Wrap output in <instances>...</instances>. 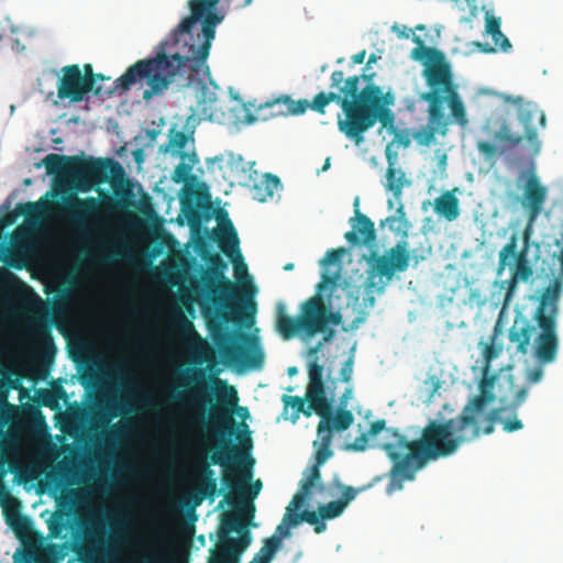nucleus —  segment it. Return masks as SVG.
<instances>
[{
	"label": "nucleus",
	"instance_id": "nucleus-21",
	"mask_svg": "<svg viewBox=\"0 0 563 563\" xmlns=\"http://www.w3.org/2000/svg\"><path fill=\"white\" fill-rule=\"evenodd\" d=\"M355 217L352 221V230L344 234L345 240L352 245L371 244L376 240L374 222L358 210V198L354 201Z\"/></svg>",
	"mask_w": 563,
	"mask_h": 563
},
{
	"label": "nucleus",
	"instance_id": "nucleus-24",
	"mask_svg": "<svg viewBox=\"0 0 563 563\" xmlns=\"http://www.w3.org/2000/svg\"><path fill=\"white\" fill-rule=\"evenodd\" d=\"M387 159L388 166L384 187L393 194L396 201H400L404 188L411 186V180L407 178L406 173L400 167H396V158L391 154L387 153Z\"/></svg>",
	"mask_w": 563,
	"mask_h": 563
},
{
	"label": "nucleus",
	"instance_id": "nucleus-22",
	"mask_svg": "<svg viewBox=\"0 0 563 563\" xmlns=\"http://www.w3.org/2000/svg\"><path fill=\"white\" fill-rule=\"evenodd\" d=\"M312 488H317L318 490L322 492L324 489V485L322 484V482L320 479L316 486H312L310 488L309 494L305 497L302 505H300L298 507L295 506L294 498H292L289 506L287 507V512L285 514L283 521L292 527L298 526L301 521H306L309 525H312L314 527L316 533H321L325 530V523L321 519L319 511L316 512V511H310V510H303L299 514L295 512L296 510L302 508L306 505L307 499L311 495Z\"/></svg>",
	"mask_w": 563,
	"mask_h": 563
},
{
	"label": "nucleus",
	"instance_id": "nucleus-44",
	"mask_svg": "<svg viewBox=\"0 0 563 563\" xmlns=\"http://www.w3.org/2000/svg\"><path fill=\"white\" fill-rule=\"evenodd\" d=\"M345 250L343 247L340 249H331L329 250L324 257L321 260L322 266H328L331 264H336L341 261Z\"/></svg>",
	"mask_w": 563,
	"mask_h": 563
},
{
	"label": "nucleus",
	"instance_id": "nucleus-32",
	"mask_svg": "<svg viewBox=\"0 0 563 563\" xmlns=\"http://www.w3.org/2000/svg\"><path fill=\"white\" fill-rule=\"evenodd\" d=\"M428 122L429 126L428 130L422 133L423 139L421 140V143L429 144L434 140L435 134H446L449 120L445 118L443 109H441V117L435 119L432 117L431 108L428 107Z\"/></svg>",
	"mask_w": 563,
	"mask_h": 563
},
{
	"label": "nucleus",
	"instance_id": "nucleus-37",
	"mask_svg": "<svg viewBox=\"0 0 563 563\" xmlns=\"http://www.w3.org/2000/svg\"><path fill=\"white\" fill-rule=\"evenodd\" d=\"M68 523L67 514L62 511L54 512L47 520L48 537L53 539L60 538L63 532L67 529Z\"/></svg>",
	"mask_w": 563,
	"mask_h": 563
},
{
	"label": "nucleus",
	"instance_id": "nucleus-45",
	"mask_svg": "<svg viewBox=\"0 0 563 563\" xmlns=\"http://www.w3.org/2000/svg\"><path fill=\"white\" fill-rule=\"evenodd\" d=\"M354 355H350L340 369V379L350 383L353 376Z\"/></svg>",
	"mask_w": 563,
	"mask_h": 563
},
{
	"label": "nucleus",
	"instance_id": "nucleus-7",
	"mask_svg": "<svg viewBox=\"0 0 563 563\" xmlns=\"http://www.w3.org/2000/svg\"><path fill=\"white\" fill-rule=\"evenodd\" d=\"M413 42L417 46L411 51L410 57L422 64V77L429 88L421 93L420 99L428 102L435 119L441 117V109L446 103L451 121L465 128L468 124L465 106L445 54L435 47L427 46L420 36H413Z\"/></svg>",
	"mask_w": 563,
	"mask_h": 563
},
{
	"label": "nucleus",
	"instance_id": "nucleus-9",
	"mask_svg": "<svg viewBox=\"0 0 563 563\" xmlns=\"http://www.w3.org/2000/svg\"><path fill=\"white\" fill-rule=\"evenodd\" d=\"M131 191L123 190L120 197L114 200L110 196H104L102 200L97 197L80 198L76 194H69L63 198L60 205V214L70 222L86 238L98 236L99 233L107 231V222L101 219V214L112 213L117 209H123L131 206Z\"/></svg>",
	"mask_w": 563,
	"mask_h": 563
},
{
	"label": "nucleus",
	"instance_id": "nucleus-2",
	"mask_svg": "<svg viewBox=\"0 0 563 563\" xmlns=\"http://www.w3.org/2000/svg\"><path fill=\"white\" fill-rule=\"evenodd\" d=\"M186 378L194 383L195 387L186 397L183 394H177L174 399L185 400L195 411L201 410V413L196 415L191 422L201 424L207 431H213L221 438L219 449L210 455V463L224 468L223 484L231 490H240L242 496V488L249 484L253 476L254 459L251 455L253 441L249 426L244 422L241 423L242 430L236 434L238 444H233L227 437L233 434L235 424L233 412L235 409L238 408L246 413L247 409L238 406L239 396L234 386L219 377H213L212 384L218 404L210 409L209 417L206 419L205 405L210 401L202 393V387L206 386L207 382L206 371L202 368L188 369Z\"/></svg>",
	"mask_w": 563,
	"mask_h": 563
},
{
	"label": "nucleus",
	"instance_id": "nucleus-63",
	"mask_svg": "<svg viewBox=\"0 0 563 563\" xmlns=\"http://www.w3.org/2000/svg\"><path fill=\"white\" fill-rule=\"evenodd\" d=\"M41 335L44 338V340L46 341V343L48 345L53 346L52 338H51L49 333L45 329L41 330Z\"/></svg>",
	"mask_w": 563,
	"mask_h": 563
},
{
	"label": "nucleus",
	"instance_id": "nucleus-31",
	"mask_svg": "<svg viewBox=\"0 0 563 563\" xmlns=\"http://www.w3.org/2000/svg\"><path fill=\"white\" fill-rule=\"evenodd\" d=\"M279 187L280 179L276 175L267 173L258 184L254 185V198L260 202H265Z\"/></svg>",
	"mask_w": 563,
	"mask_h": 563
},
{
	"label": "nucleus",
	"instance_id": "nucleus-15",
	"mask_svg": "<svg viewBox=\"0 0 563 563\" xmlns=\"http://www.w3.org/2000/svg\"><path fill=\"white\" fill-rule=\"evenodd\" d=\"M81 531L74 537L73 551L82 562H95L112 552V540L104 539L106 525L101 521H81Z\"/></svg>",
	"mask_w": 563,
	"mask_h": 563
},
{
	"label": "nucleus",
	"instance_id": "nucleus-27",
	"mask_svg": "<svg viewBox=\"0 0 563 563\" xmlns=\"http://www.w3.org/2000/svg\"><path fill=\"white\" fill-rule=\"evenodd\" d=\"M223 525L228 531H239L241 532L240 539H233L228 537V532L224 531L220 533L224 536L225 542L231 547V549L236 553L238 556L250 545L251 543V533L249 530L241 531V522L236 517H229L223 520Z\"/></svg>",
	"mask_w": 563,
	"mask_h": 563
},
{
	"label": "nucleus",
	"instance_id": "nucleus-57",
	"mask_svg": "<svg viewBox=\"0 0 563 563\" xmlns=\"http://www.w3.org/2000/svg\"><path fill=\"white\" fill-rule=\"evenodd\" d=\"M261 489H262V482H261V479H257L252 484V486L250 488V492H249L250 499H253L254 497H256L260 494Z\"/></svg>",
	"mask_w": 563,
	"mask_h": 563
},
{
	"label": "nucleus",
	"instance_id": "nucleus-8",
	"mask_svg": "<svg viewBox=\"0 0 563 563\" xmlns=\"http://www.w3.org/2000/svg\"><path fill=\"white\" fill-rule=\"evenodd\" d=\"M515 102L518 104V120L523 126L525 135L515 133L510 124L505 119H497L494 124L498 129L492 133L489 131L492 120H487L484 130L493 136L495 143L489 141H478L476 147L485 158H494L509 153L515 147L519 146L523 140L530 148L531 157L537 156L541 150V142L538 137V131L532 125V122L538 119L541 128H545V114L533 103H523L522 98L518 97Z\"/></svg>",
	"mask_w": 563,
	"mask_h": 563
},
{
	"label": "nucleus",
	"instance_id": "nucleus-38",
	"mask_svg": "<svg viewBox=\"0 0 563 563\" xmlns=\"http://www.w3.org/2000/svg\"><path fill=\"white\" fill-rule=\"evenodd\" d=\"M4 498L0 501L3 508V515L8 525L11 521L15 520L20 517L21 514V503L18 498L10 495V493L5 492Z\"/></svg>",
	"mask_w": 563,
	"mask_h": 563
},
{
	"label": "nucleus",
	"instance_id": "nucleus-53",
	"mask_svg": "<svg viewBox=\"0 0 563 563\" xmlns=\"http://www.w3.org/2000/svg\"><path fill=\"white\" fill-rule=\"evenodd\" d=\"M487 373H488V369H484V375H483V378L481 379L478 386L485 385L486 390H494V385H495V380H496L497 376L495 374L488 376Z\"/></svg>",
	"mask_w": 563,
	"mask_h": 563
},
{
	"label": "nucleus",
	"instance_id": "nucleus-48",
	"mask_svg": "<svg viewBox=\"0 0 563 563\" xmlns=\"http://www.w3.org/2000/svg\"><path fill=\"white\" fill-rule=\"evenodd\" d=\"M389 428H386V421L384 419H379V420H376L374 422L371 423L368 430H367V434L369 437H375L377 435L378 433H380L382 431H385L386 432V441L387 442L389 440V437L390 434L387 432Z\"/></svg>",
	"mask_w": 563,
	"mask_h": 563
},
{
	"label": "nucleus",
	"instance_id": "nucleus-6",
	"mask_svg": "<svg viewBox=\"0 0 563 563\" xmlns=\"http://www.w3.org/2000/svg\"><path fill=\"white\" fill-rule=\"evenodd\" d=\"M308 386L306 397L284 395L283 400L286 406H290L296 411V417L302 412L310 417L314 411L320 421L317 426L319 440L313 442L316 448L314 464L309 468L307 475L299 483V490L294 495L296 507L302 505L305 497L309 494L312 486L320 481V466L333 456L331 450L332 433L347 430L354 422V415L347 409L333 410L332 401L325 394L323 382V366L313 360L308 364Z\"/></svg>",
	"mask_w": 563,
	"mask_h": 563
},
{
	"label": "nucleus",
	"instance_id": "nucleus-3",
	"mask_svg": "<svg viewBox=\"0 0 563 563\" xmlns=\"http://www.w3.org/2000/svg\"><path fill=\"white\" fill-rule=\"evenodd\" d=\"M559 247L542 261L541 274L552 278V283L543 290L531 320L517 314L508 330V340L515 345L516 353L533 355L538 365L526 371L527 385L541 382L544 375L543 365L556 360L560 340L558 333L559 301L563 284V242H554Z\"/></svg>",
	"mask_w": 563,
	"mask_h": 563
},
{
	"label": "nucleus",
	"instance_id": "nucleus-25",
	"mask_svg": "<svg viewBox=\"0 0 563 563\" xmlns=\"http://www.w3.org/2000/svg\"><path fill=\"white\" fill-rule=\"evenodd\" d=\"M339 487L342 489V495L338 500L319 506L318 511L322 520H330L341 516L346 506L355 499L357 493L361 490L342 484H340Z\"/></svg>",
	"mask_w": 563,
	"mask_h": 563
},
{
	"label": "nucleus",
	"instance_id": "nucleus-11",
	"mask_svg": "<svg viewBox=\"0 0 563 563\" xmlns=\"http://www.w3.org/2000/svg\"><path fill=\"white\" fill-rule=\"evenodd\" d=\"M201 258L208 268L201 274L202 296L217 308V316L223 323L236 320L239 313L236 285L224 276L228 264L218 253L201 251Z\"/></svg>",
	"mask_w": 563,
	"mask_h": 563
},
{
	"label": "nucleus",
	"instance_id": "nucleus-41",
	"mask_svg": "<svg viewBox=\"0 0 563 563\" xmlns=\"http://www.w3.org/2000/svg\"><path fill=\"white\" fill-rule=\"evenodd\" d=\"M187 142L188 136L183 131H170L168 147L181 151L186 146Z\"/></svg>",
	"mask_w": 563,
	"mask_h": 563
},
{
	"label": "nucleus",
	"instance_id": "nucleus-20",
	"mask_svg": "<svg viewBox=\"0 0 563 563\" xmlns=\"http://www.w3.org/2000/svg\"><path fill=\"white\" fill-rule=\"evenodd\" d=\"M309 107L306 99L292 100L289 96L283 95L276 99L268 100L260 104L254 114L247 115L250 123L261 120L267 121L277 117L299 115L303 114Z\"/></svg>",
	"mask_w": 563,
	"mask_h": 563
},
{
	"label": "nucleus",
	"instance_id": "nucleus-51",
	"mask_svg": "<svg viewBox=\"0 0 563 563\" xmlns=\"http://www.w3.org/2000/svg\"><path fill=\"white\" fill-rule=\"evenodd\" d=\"M492 38L494 41L495 46L503 52H507L511 47L510 41L501 31L500 36H498L497 34H493Z\"/></svg>",
	"mask_w": 563,
	"mask_h": 563
},
{
	"label": "nucleus",
	"instance_id": "nucleus-56",
	"mask_svg": "<svg viewBox=\"0 0 563 563\" xmlns=\"http://www.w3.org/2000/svg\"><path fill=\"white\" fill-rule=\"evenodd\" d=\"M125 253L120 249H114L108 253L104 254V261L107 262H115L123 257Z\"/></svg>",
	"mask_w": 563,
	"mask_h": 563
},
{
	"label": "nucleus",
	"instance_id": "nucleus-18",
	"mask_svg": "<svg viewBox=\"0 0 563 563\" xmlns=\"http://www.w3.org/2000/svg\"><path fill=\"white\" fill-rule=\"evenodd\" d=\"M62 73L57 85V96L60 100L80 102L92 90L96 95L100 93L101 88L92 87V78L82 76L79 65H67L63 67Z\"/></svg>",
	"mask_w": 563,
	"mask_h": 563
},
{
	"label": "nucleus",
	"instance_id": "nucleus-19",
	"mask_svg": "<svg viewBox=\"0 0 563 563\" xmlns=\"http://www.w3.org/2000/svg\"><path fill=\"white\" fill-rule=\"evenodd\" d=\"M517 235L512 234L508 242L504 245V247L499 252V261H498V272L500 273L507 266H515V272L512 275V282L510 287L506 294L505 300L508 301L511 295L512 287L515 286V279L520 278L521 280H528L533 272L531 266L527 260V250H521L517 252Z\"/></svg>",
	"mask_w": 563,
	"mask_h": 563
},
{
	"label": "nucleus",
	"instance_id": "nucleus-14",
	"mask_svg": "<svg viewBox=\"0 0 563 563\" xmlns=\"http://www.w3.org/2000/svg\"><path fill=\"white\" fill-rule=\"evenodd\" d=\"M519 180L523 181L520 205L527 216V223L522 232L525 243L522 250L528 251L534 223L543 211L549 190L538 176L533 162H530L527 169L520 173Z\"/></svg>",
	"mask_w": 563,
	"mask_h": 563
},
{
	"label": "nucleus",
	"instance_id": "nucleus-42",
	"mask_svg": "<svg viewBox=\"0 0 563 563\" xmlns=\"http://www.w3.org/2000/svg\"><path fill=\"white\" fill-rule=\"evenodd\" d=\"M11 529L18 534L27 533L31 530V520L27 516L21 515L9 525Z\"/></svg>",
	"mask_w": 563,
	"mask_h": 563
},
{
	"label": "nucleus",
	"instance_id": "nucleus-52",
	"mask_svg": "<svg viewBox=\"0 0 563 563\" xmlns=\"http://www.w3.org/2000/svg\"><path fill=\"white\" fill-rule=\"evenodd\" d=\"M393 31L397 34V36L399 38H409V37H411L413 40V36H417L416 34H413L412 29H409V27H407L405 25L399 26V25L395 24L393 26Z\"/></svg>",
	"mask_w": 563,
	"mask_h": 563
},
{
	"label": "nucleus",
	"instance_id": "nucleus-61",
	"mask_svg": "<svg viewBox=\"0 0 563 563\" xmlns=\"http://www.w3.org/2000/svg\"><path fill=\"white\" fill-rule=\"evenodd\" d=\"M178 317H179L180 322L184 324V327L186 329H188L189 331H192L194 333H196L195 330H194L192 323L190 321H188L181 312H179Z\"/></svg>",
	"mask_w": 563,
	"mask_h": 563
},
{
	"label": "nucleus",
	"instance_id": "nucleus-58",
	"mask_svg": "<svg viewBox=\"0 0 563 563\" xmlns=\"http://www.w3.org/2000/svg\"><path fill=\"white\" fill-rule=\"evenodd\" d=\"M501 332H503L501 322H500V319H498L494 325L493 333L490 334L489 340L496 341L498 339V336L501 334Z\"/></svg>",
	"mask_w": 563,
	"mask_h": 563
},
{
	"label": "nucleus",
	"instance_id": "nucleus-5",
	"mask_svg": "<svg viewBox=\"0 0 563 563\" xmlns=\"http://www.w3.org/2000/svg\"><path fill=\"white\" fill-rule=\"evenodd\" d=\"M373 75H354L344 79L342 70H334L330 77V87L339 88V92H319L308 109L323 114L325 107L335 102L340 104L344 119H339L338 128L355 145L364 142V133L377 122L383 129L395 132V113L390 107L395 103L393 92H384L375 84H367L360 89V80H372Z\"/></svg>",
	"mask_w": 563,
	"mask_h": 563
},
{
	"label": "nucleus",
	"instance_id": "nucleus-30",
	"mask_svg": "<svg viewBox=\"0 0 563 563\" xmlns=\"http://www.w3.org/2000/svg\"><path fill=\"white\" fill-rule=\"evenodd\" d=\"M163 544V534L155 533L148 545L147 553L141 558L140 563H174V560L162 550Z\"/></svg>",
	"mask_w": 563,
	"mask_h": 563
},
{
	"label": "nucleus",
	"instance_id": "nucleus-60",
	"mask_svg": "<svg viewBox=\"0 0 563 563\" xmlns=\"http://www.w3.org/2000/svg\"><path fill=\"white\" fill-rule=\"evenodd\" d=\"M352 388H347L342 397L340 398V408L339 409H345L344 407L347 405V400L351 396Z\"/></svg>",
	"mask_w": 563,
	"mask_h": 563
},
{
	"label": "nucleus",
	"instance_id": "nucleus-17",
	"mask_svg": "<svg viewBox=\"0 0 563 563\" xmlns=\"http://www.w3.org/2000/svg\"><path fill=\"white\" fill-rule=\"evenodd\" d=\"M299 319L303 327V333L312 336L324 332L329 323L333 325L340 324L341 314L330 311L321 295L317 294L301 305Z\"/></svg>",
	"mask_w": 563,
	"mask_h": 563
},
{
	"label": "nucleus",
	"instance_id": "nucleus-40",
	"mask_svg": "<svg viewBox=\"0 0 563 563\" xmlns=\"http://www.w3.org/2000/svg\"><path fill=\"white\" fill-rule=\"evenodd\" d=\"M202 494L207 497H212L217 492V481L213 478V471L208 466L203 467V479L201 483Z\"/></svg>",
	"mask_w": 563,
	"mask_h": 563
},
{
	"label": "nucleus",
	"instance_id": "nucleus-28",
	"mask_svg": "<svg viewBox=\"0 0 563 563\" xmlns=\"http://www.w3.org/2000/svg\"><path fill=\"white\" fill-rule=\"evenodd\" d=\"M529 394V385L520 387L514 395L512 400L507 408L511 413V419H503V430L511 433L518 430H521L523 428V423L521 420L517 418L516 410L526 401Z\"/></svg>",
	"mask_w": 563,
	"mask_h": 563
},
{
	"label": "nucleus",
	"instance_id": "nucleus-55",
	"mask_svg": "<svg viewBox=\"0 0 563 563\" xmlns=\"http://www.w3.org/2000/svg\"><path fill=\"white\" fill-rule=\"evenodd\" d=\"M241 510L242 512L244 514L245 518L247 520H251L253 517H254V514H255V506L253 503H249L247 500L246 501H241Z\"/></svg>",
	"mask_w": 563,
	"mask_h": 563
},
{
	"label": "nucleus",
	"instance_id": "nucleus-47",
	"mask_svg": "<svg viewBox=\"0 0 563 563\" xmlns=\"http://www.w3.org/2000/svg\"><path fill=\"white\" fill-rule=\"evenodd\" d=\"M14 563H34L36 554L32 550H18L13 555Z\"/></svg>",
	"mask_w": 563,
	"mask_h": 563
},
{
	"label": "nucleus",
	"instance_id": "nucleus-50",
	"mask_svg": "<svg viewBox=\"0 0 563 563\" xmlns=\"http://www.w3.org/2000/svg\"><path fill=\"white\" fill-rule=\"evenodd\" d=\"M486 32L490 35L497 34L500 36V19L495 16L486 18Z\"/></svg>",
	"mask_w": 563,
	"mask_h": 563
},
{
	"label": "nucleus",
	"instance_id": "nucleus-54",
	"mask_svg": "<svg viewBox=\"0 0 563 563\" xmlns=\"http://www.w3.org/2000/svg\"><path fill=\"white\" fill-rule=\"evenodd\" d=\"M37 209V206L36 203H33V202H26V203H19L16 206V210L21 213V214H25V216H31L32 213H34Z\"/></svg>",
	"mask_w": 563,
	"mask_h": 563
},
{
	"label": "nucleus",
	"instance_id": "nucleus-12",
	"mask_svg": "<svg viewBox=\"0 0 563 563\" xmlns=\"http://www.w3.org/2000/svg\"><path fill=\"white\" fill-rule=\"evenodd\" d=\"M410 252L405 241L397 242L393 247L379 255L372 252L367 258L365 289L383 294L394 278L395 273L405 272L409 267Z\"/></svg>",
	"mask_w": 563,
	"mask_h": 563
},
{
	"label": "nucleus",
	"instance_id": "nucleus-59",
	"mask_svg": "<svg viewBox=\"0 0 563 563\" xmlns=\"http://www.w3.org/2000/svg\"><path fill=\"white\" fill-rule=\"evenodd\" d=\"M365 57H366V51L363 49L356 54H354L351 59H352V64L353 65H358V64H363L364 60H365Z\"/></svg>",
	"mask_w": 563,
	"mask_h": 563
},
{
	"label": "nucleus",
	"instance_id": "nucleus-10",
	"mask_svg": "<svg viewBox=\"0 0 563 563\" xmlns=\"http://www.w3.org/2000/svg\"><path fill=\"white\" fill-rule=\"evenodd\" d=\"M43 162L47 174L69 178L74 188L81 192L106 183L109 176L123 175L122 166L112 158L48 154Z\"/></svg>",
	"mask_w": 563,
	"mask_h": 563
},
{
	"label": "nucleus",
	"instance_id": "nucleus-23",
	"mask_svg": "<svg viewBox=\"0 0 563 563\" xmlns=\"http://www.w3.org/2000/svg\"><path fill=\"white\" fill-rule=\"evenodd\" d=\"M218 243L221 251L231 258L234 265L235 274L242 269L244 273L247 272V266L243 262V256L239 249V236L230 220L222 227L221 233L218 238Z\"/></svg>",
	"mask_w": 563,
	"mask_h": 563
},
{
	"label": "nucleus",
	"instance_id": "nucleus-26",
	"mask_svg": "<svg viewBox=\"0 0 563 563\" xmlns=\"http://www.w3.org/2000/svg\"><path fill=\"white\" fill-rule=\"evenodd\" d=\"M275 327L284 340H289L303 333V327L301 325L299 316H288L286 306L283 302H278L276 306Z\"/></svg>",
	"mask_w": 563,
	"mask_h": 563
},
{
	"label": "nucleus",
	"instance_id": "nucleus-46",
	"mask_svg": "<svg viewBox=\"0 0 563 563\" xmlns=\"http://www.w3.org/2000/svg\"><path fill=\"white\" fill-rule=\"evenodd\" d=\"M340 272L338 271L336 273H333V274H330L328 272H323L322 273V282L318 285V290L321 291L324 287H335L340 280Z\"/></svg>",
	"mask_w": 563,
	"mask_h": 563
},
{
	"label": "nucleus",
	"instance_id": "nucleus-1",
	"mask_svg": "<svg viewBox=\"0 0 563 563\" xmlns=\"http://www.w3.org/2000/svg\"><path fill=\"white\" fill-rule=\"evenodd\" d=\"M220 0H188L190 14L172 32L168 40L158 45L155 57L140 59L120 76L114 90L128 91L134 84L146 79L148 86L143 99L168 89L180 73H187L191 79L200 73L210 74L207 58L216 27L224 20V13L218 10Z\"/></svg>",
	"mask_w": 563,
	"mask_h": 563
},
{
	"label": "nucleus",
	"instance_id": "nucleus-34",
	"mask_svg": "<svg viewBox=\"0 0 563 563\" xmlns=\"http://www.w3.org/2000/svg\"><path fill=\"white\" fill-rule=\"evenodd\" d=\"M399 205L395 211V214L387 217L380 222V227L387 225L391 232L407 234L409 223L406 219V212L404 205L398 201Z\"/></svg>",
	"mask_w": 563,
	"mask_h": 563
},
{
	"label": "nucleus",
	"instance_id": "nucleus-49",
	"mask_svg": "<svg viewBox=\"0 0 563 563\" xmlns=\"http://www.w3.org/2000/svg\"><path fill=\"white\" fill-rule=\"evenodd\" d=\"M369 435L365 432L357 437L353 443L347 444V449L356 452L365 451L367 448Z\"/></svg>",
	"mask_w": 563,
	"mask_h": 563
},
{
	"label": "nucleus",
	"instance_id": "nucleus-4",
	"mask_svg": "<svg viewBox=\"0 0 563 563\" xmlns=\"http://www.w3.org/2000/svg\"><path fill=\"white\" fill-rule=\"evenodd\" d=\"M475 430L460 413L445 421L430 420L415 440L398 429H388L389 440L379 444L393 463L387 494L402 489L404 482L413 481L429 462L451 456L463 444L478 439Z\"/></svg>",
	"mask_w": 563,
	"mask_h": 563
},
{
	"label": "nucleus",
	"instance_id": "nucleus-39",
	"mask_svg": "<svg viewBox=\"0 0 563 563\" xmlns=\"http://www.w3.org/2000/svg\"><path fill=\"white\" fill-rule=\"evenodd\" d=\"M478 345L481 347L482 355L485 362L484 369H488L490 362L500 355L503 351V345L496 344V341L492 340H489L488 342H479Z\"/></svg>",
	"mask_w": 563,
	"mask_h": 563
},
{
	"label": "nucleus",
	"instance_id": "nucleus-43",
	"mask_svg": "<svg viewBox=\"0 0 563 563\" xmlns=\"http://www.w3.org/2000/svg\"><path fill=\"white\" fill-rule=\"evenodd\" d=\"M216 100L217 99L214 97H209L208 99H203L198 102V111L201 119H212V104L216 102Z\"/></svg>",
	"mask_w": 563,
	"mask_h": 563
},
{
	"label": "nucleus",
	"instance_id": "nucleus-33",
	"mask_svg": "<svg viewBox=\"0 0 563 563\" xmlns=\"http://www.w3.org/2000/svg\"><path fill=\"white\" fill-rule=\"evenodd\" d=\"M181 162L175 167L172 179L176 184L188 183L194 179L191 176L192 166L196 164L197 158L195 154L188 155L180 153Z\"/></svg>",
	"mask_w": 563,
	"mask_h": 563
},
{
	"label": "nucleus",
	"instance_id": "nucleus-36",
	"mask_svg": "<svg viewBox=\"0 0 563 563\" xmlns=\"http://www.w3.org/2000/svg\"><path fill=\"white\" fill-rule=\"evenodd\" d=\"M280 545V538L273 536L268 538L250 563H269Z\"/></svg>",
	"mask_w": 563,
	"mask_h": 563
},
{
	"label": "nucleus",
	"instance_id": "nucleus-16",
	"mask_svg": "<svg viewBox=\"0 0 563 563\" xmlns=\"http://www.w3.org/2000/svg\"><path fill=\"white\" fill-rule=\"evenodd\" d=\"M479 394L472 397L463 407L460 415L465 417L467 422L479 434H490L495 430V423L501 422L504 407L494 408L487 411V406L496 399L494 390H486L485 385L478 386Z\"/></svg>",
	"mask_w": 563,
	"mask_h": 563
},
{
	"label": "nucleus",
	"instance_id": "nucleus-64",
	"mask_svg": "<svg viewBox=\"0 0 563 563\" xmlns=\"http://www.w3.org/2000/svg\"><path fill=\"white\" fill-rule=\"evenodd\" d=\"M277 531H278V532H280V534H282V536H284V537H287V536H289V534H290L289 529H288L287 527H286V528H284V526H283V525H279V526L277 527Z\"/></svg>",
	"mask_w": 563,
	"mask_h": 563
},
{
	"label": "nucleus",
	"instance_id": "nucleus-35",
	"mask_svg": "<svg viewBox=\"0 0 563 563\" xmlns=\"http://www.w3.org/2000/svg\"><path fill=\"white\" fill-rule=\"evenodd\" d=\"M209 563H239V556L220 534L218 549L211 552Z\"/></svg>",
	"mask_w": 563,
	"mask_h": 563
},
{
	"label": "nucleus",
	"instance_id": "nucleus-62",
	"mask_svg": "<svg viewBox=\"0 0 563 563\" xmlns=\"http://www.w3.org/2000/svg\"><path fill=\"white\" fill-rule=\"evenodd\" d=\"M82 76H90L92 78V87L95 88V73L90 64L85 65V74H82Z\"/></svg>",
	"mask_w": 563,
	"mask_h": 563
},
{
	"label": "nucleus",
	"instance_id": "nucleus-13",
	"mask_svg": "<svg viewBox=\"0 0 563 563\" xmlns=\"http://www.w3.org/2000/svg\"><path fill=\"white\" fill-rule=\"evenodd\" d=\"M212 339L223 357L231 364L249 368H261L264 364V353L257 339L246 333H236L222 328L220 324H209Z\"/></svg>",
	"mask_w": 563,
	"mask_h": 563
},
{
	"label": "nucleus",
	"instance_id": "nucleus-29",
	"mask_svg": "<svg viewBox=\"0 0 563 563\" xmlns=\"http://www.w3.org/2000/svg\"><path fill=\"white\" fill-rule=\"evenodd\" d=\"M434 211L448 221H453L460 214L459 199L452 191H445L434 200Z\"/></svg>",
	"mask_w": 563,
	"mask_h": 563
}]
</instances>
